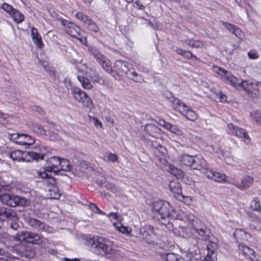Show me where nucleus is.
<instances>
[{
    "instance_id": "6",
    "label": "nucleus",
    "mask_w": 261,
    "mask_h": 261,
    "mask_svg": "<svg viewBox=\"0 0 261 261\" xmlns=\"http://www.w3.org/2000/svg\"><path fill=\"white\" fill-rule=\"evenodd\" d=\"M149 143L150 145L152 146V151L154 155L153 160L155 164L158 166H160L162 164H164L165 162V154L167 153L166 148L156 139L148 142V143Z\"/></svg>"
},
{
    "instance_id": "42",
    "label": "nucleus",
    "mask_w": 261,
    "mask_h": 261,
    "mask_svg": "<svg viewBox=\"0 0 261 261\" xmlns=\"http://www.w3.org/2000/svg\"><path fill=\"white\" fill-rule=\"evenodd\" d=\"M115 226L117 230L124 234H129L131 231L130 228L123 225L121 223L116 224Z\"/></svg>"
},
{
    "instance_id": "7",
    "label": "nucleus",
    "mask_w": 261,
    "mask_h": 261,
    "mask_svg": "<svg viewBox=\"0 0 261 261\" xmlns=\"http://www.w3.org/2000/svg\"><path fill=\"white\" fill-rule=\"evenodd\" d=\"M214 71L221 76V78L228 84L230 85L234 88L242 87V81L239 82L237 77L225 69L217 66L213 67Z\"/></svg>"
},
{
    "instance_id": "24",
    "label": "nucleus",
    "mask_w": 261,
    "mask_h": 261,
    "mask_svg": "<svg viewBox=\"0 0 261 261\" xmlns=\"http://www.w3.org/2000/svg\"><path fill=\"white\" fill-rule=\"evenodd\" d=\"M20 253V256L22 258L30 259L35 256V252L32 249L30 246L27 245H22L20 247L18 250Z\"/></svg>"
},
{
    "instance_id": "62",
    "label": "nucleus",
    "mask_w": 261,
    "mask_h": 261,
    "mask_svg": "<svg viewBox=\"0 0 261 261\" xmlns=\"http://www.w3.org/2000/svg\"><path fill=\"white\" fill-rule=\"evenodd\" d=\"M94 119V124L96 126H98V125L100 126V127H102V123L99 121L98 119Z\"/></svg>"
},
{
    "instance_id": "26",
    "label": "nucleus",
    "mask_w": 261,
    "mask_h": 261,
    "mask_svg": "<svg viewBox=\"0 0 261 261\" xmlns=\"http://www.w3.org/2000/svg\"><path fill=\"white\" fill-rule=\"evenodd\" d=\"M254 179L250 176H244L241 179V185L234 184L237 188L241 190H244L249 188L253 184Z\"/></svg>"
},
{
    "instance_id": "5",
    "label": "nucleus",
    "mask_w": 261,
    "mask_h": 261,
    "mask_svg": "<svg viewBox=\"0 0 261 261\" xmlns=\"http://www.w3.org/2000/svg\"><path fill=\"white\" fill-rule=\"evenodd\" d=\"M0 200L3 204L11 207L16 206H25L30 204V201L28 199L9 193L1 194Z\"/></svg>"
},
{
    "instance_id": "46",
    "label": "nucleus",
    "mask_w": 261,
    "mask_h": 261,
    "mask_svg": "<svg viewBox=\"0 0 261 261\" xmlns=\"http://www.w3.org/2000/svg\"><path fill=\"white\" fill-rule=\"evenodd\" d=\"M89 207L93 212L95 213L99 214H104V213L102 212L94 203H90Z\"/></svg>"
},
{
    "instance_id": "53",
    "label": "nucleus",
    "mask_w": 261,
    "mask_h": 261,
    "mask_svg": "<svg viewBox=\"0 0 261 261\" xmlns=\"http://www.w3.org/2000/svg\"><path fill=\"white\" fill-rule=\"evenodd\" d=\"M214 254L208 253L205 258V261H215Z\"/></svg>"
},
{
    "instance_id": "57",
    "label": "nucleus",
    "mask_w": 261,
    "mask_h": 261,
    "mask_svg": "<svg viewBox=\"0 0 261 261\" xmlns=\"http://www.w3.org/2000/svg\"><path fill=\"white\" fill-rule=\"evenodd\" d=\"M105 187L108 189L110 190H114L115 189V185L112 183H107L106 184Z\"/></svg>"
},
{
    "instance_id": "60",
    "label": "nucleus",
    "mask_w": 261,
    "mask_h": 261,
    "mask_svg": "<svg viewBox=\"0 0 261 261\" xmlns=\"http://www.w3.org/2000/svg\"><path fill=\"white\" fill-rule=\"evenodd\" d=\"M136 4L138 7V8L140 10H143L145 8L144 6L142 5L141 2L139 0H138L136 2Z\"/></svg>"
},
{
    "instance_id": "23",
    "label": "nucleus",
    "mask_w": 261,
    "mask_h": 261,
    "mask_svg": "<svg viewBox=\"0 0 261 261\" xmlns=\"http://www.w3.org/2000/svg\"><path fill=\"white\" fill-rule=\"evenodd\" d=\"M158 254L166 261H184V259L179 254L174 253L158 252Z\"/></svg>"
},
{
    "instance_id": "38",
    "label": "nucleus",
    "mask_w": 261,
    "mask_h": 261,
    "mask_svg": "<svg viewBox=\"0 0 261 261\" xmlns=\"http://www.w3.org/2000/svg\"><path fill=\"white\" fill-rule=\"evenodd\" d=\"M182 113H183L188 120L192 121H195L197 118V116L195 111L191 109L188 106V109H185V111H184Z\"/></svg>"
},
{
    "instance_id": "27",
    "label": "nucleus",
    "mask_w": 261,
    "mask_h": 261,
    "mask_svg": "<svg viewBox=\"0 0 261 261\" xmlns=\"http://www.w3.org/2000/svg\"><path fill=\"white\" fill-rule=\"evenodd\" d=\"M238 249L239 251L247 258L253 260L252 256L254 255L255 252L253 249L243 244H239Z\"/></svg>"
},
{
    "instance_id": "35",
    "label": "nucleus",
    "mask_w": 261,
    "mask_h": 261,
    "mask_svg": "<svg viewBox=\"0 0 261 261\" xmlns=\"http://www.w3.org/2000/svg\"><path fill=\"white\" fill-rule=\"evenodd\" d=\"M21 137L22 139L16 141V144L21 145H28L30 146L35 142V139L30 135L22 134Z\"/></svg>"
},
{
    "instance_id": "44",
    "label": "nucleus",
    "mask_w": 261,
    "mask_h": 261,
    "mask_svg": "<svg viewBox=\"0 0 261 261\" xmlns=\"http://www.w3.org/2000/svg\"><path fill=\"white\" fill-rule=\"evenodd\" d=\"M251 208L254 211H261L260 202L258 198H255L251 203Z\"/></svg>"
},
{
    "instance_id": "15",
    "label": "nucleus",
    "mask_w": 261,
    "mask_h": 261,
    "mask_svg": "<svg viewBox=\"0 0 261 261\" xmlns=\"http://www.w3.org/2000/svg\"><path fill=\"white\" fill-rule=\"evenodd\" d=\"M61 24L65 27L66 33L72 37L80 35V28L74 23L60 18Z\"/></svg>"
},
{
    "instance_id": "10",
    "label": "nucleus",
    "mask_w": 261,
    "mask_h": 261,
    "mask_svg": "<svg viewBox=\"0 0 261 261\" xmlns=\"http://www.w3.org/2000/svg\"><path fill=\"white\" fill-rule=\"evenodd\" d=\"M193 229L202 239L206 241L211 236V231L199 219L194 220L192 224Z\"/></svg>"
},
{
    "instance_id": "20",
    "label": "nucleus",
    "mask_w": 261,
    "mask_h": 261,
    "mask_svg": "<svg viewBox=\"0 0 261 261\" xmlns=\"http://www.w3.org/2000/svg\"><path fill=\"white\" fill-rule=\"evenodd\" d=\"M204 174H205L208 178L219 182H225L227 177L225 174L214 171L208 168L206 170H205Z\"/></svg>"
},
{
    "instance_id": "1",
    "label": "nucleus",
    "mask_w": 261,
    "mask_h": 261,
    "mask_svg": "<svg viewBox=\"0 0 261 261\" xmlns=\"http://www.w3.org/2000/svg\"><path fill=\"white\" fill-rule=\"evenodd\" d=\"M152 218L162 225H166L169 230L173 229L170 220L177 217L174 208L166 201L159 200L153 202L152 206Z\"/></svg>"
},
{
    "instance_id": "22",
    "label": "nucleus",
    "mask_w": 261,
    "mask_h": 261,
    "mask_svg": "<svg viewBox=\"0 0 261 261\" xmlns=\"http://www.w3.org/2000/svg\"><path fill=\"white\" fill-rule=\"evenodd\" d=\"M26 221L30 226L38 231L46 230L48 228L44 223L35 218H29Z\"/></svg>"
},
{
    "instance_id": "45",
    "label": "nucleus",
    "mask_w": 261,
    "mask_h": 261,
    "mask_svg": "<svg viewBox=\"0 0 261 261\" xmlns=\"http://www.w3.org/2000/svg\"><path fill=\"white\" fill-rule=\"evenodd\" d=\"M21 135L22 134L19 133L9 134L8 138L10 140L13 141L16 143L17 141L20 140V139H22V137H21Z\"/></svg>"
},
{
    "instance_id": "28",
    "label": "nucleus",
    "mask_w": 261,
    "mask_h": 261,
    "mask_svg": "<svg viewBox=\"0 0 261 261\" xmlns=\"http://www.w3.org/2000/svg\"><path fill=\"white\" fill-rule=\"evenodd\" d=\"M145 130L150 136L156 137L160 134L161 129L153 124H147L145 125Z\"/></svg>"
},
{
    "instance_id": "61",
    "label": "nucleus",
    "mask_w": 261,
    "mask_h": 261,
    "mask_svg": "<svg viewBox=\"0 0 261 261\" xmlns=\"http://www.w3.org/2000/svg\"><path fill=\"white\" fill-rule=\"evenodd\" d=\"M249 216L252 219V220L253 221H258V219H259V218L257 217V216L253 214V213H250L249 214Z\"/></svg>"
},
{
    "instance_id": "2",
    "label": "nucleus",
    "mask_w": 261,
    "mask_h": 261,
    "mask_svg": "<svg viewBox=\"0 0 261 261\" xmlns=\"http://www.w3.org/2000/svg\"><path fill=\"white\" fill-rule=\"evenodd\" d=\"M17 220H10L9 226L11 229L17 231V232L13 236L16 241H24L34 244H40L44 241V238L38 233L28 231L20 230V226L17 223Z\"/></svg>"
},
{
    "instance_id": "36",
    "label": "nucleus",
    "mask_w": 261,
    "mask_h": 261,
    "mask_svg": "<svg viewBox=\"0 0 261 261\" xmlns=\"http://www.w3.org/2000/svg\"><path fill=\"white\" fill-rule=\"evenodd\" d=\"M90 77L93 83H99L101 85L104 84V80L100 76L99 74L95 70L91 69L90 72Z\"/></svg>"
},
{
    "instance_id": "48",
    "label": "nucleus",
    "mask_w": 261,
    "mask_h": 261,
    "mask_svg": "<svg viewBox=\"0 0 261 261\" xmlns=\"http://www.w3.org/2000/svg\"><path fill=\"white\" fill-rule=\"evenodd\" d=\"M108 217L109 218H112L119 221H121L122 219V216L120 214H118L117 213L111 212L108 214Z\"/></svg>"
},
{
    "instance_id": "34",
    "label": "nucleus",
    "mask_w": 261,
    "mask_h": 261,
    "mask_svg": "<svg viewBox=\"0 0 261 261\" xmlns=\"http://www.w3.org/2000/svg\"><path fill=\"white\" fill-rule=\"evenodd\" d=\"M172 105L174 109L180 113H182L184 111H185V109H188V106L185 103L175 97L173 98Z\"/></svg>"
},
{
    "instance_id": "50",
    "label": "nucleus",
    "mask_w": 261,
    "mask_h": 261,
    "mask_svg": "<svg viewBox=\"0 0 261 261\" xmlns=\"http://www.w3.org/2000/svg\"><path fill=\"white\" fill-rule=\"evenodd\" d=\"M181 42L182 43H185L188 46H189L190 47H193L194 45L195 40L192 39H186L184 40H181Z\"/></svg>"
},
{
    "instance_id": "21",
    "label": "nucleus",
    "mask_w": 261,
    "mask_h": 261,
    "mask_svg": "<svg viewBox=\"0 0 261 261\" xmlns=\"http://www.w3.org/2000/svg\"><path fill=\"white\" fill-rule=\"evenodd\" d=\"M242 88L247 92L249 95L253 97H257L259 95V92L257 89L255 84L252 83H248L247 81H242Z\"/></svg>"
},
{
    "instance_id": "39",
    "label": "nucleus",
    "mask_w": 261,
    "mask_h": 261,
    "mask_svg": "<svg viewBox=\"0 0 261 261\" xmlns=\"http://www.w3.org/2000/svg\"><path fill=\"white\" fill-rule=\"evenodd\" d=\"M77 79L84 89H90L92 88V84H91L89 80L87 77L83 76H78Z\"/></svg>"
},
{
    "instance_id": "51",
    "label": "nucleus",
    "mask_w": 261,
    "mask_h": 261,
    "mask_svg": "<svg viewBox=\"0 0 261 261\" xmlns=\"http://www.w3.org/2000/svg\"><path fill=\"white\" fill-rule=\"evenodd\" d=\"M184 57L187 59H190L191 58H194V59H195L196 60H198V59L197 58V57L195 55H193L192 53V52L189 50H186V52Z\"/></svg>"
},
{
    "instance_id": "9",
    "label": "nucleus",
    "mask_w": 261,
    "mask_h": 261,
    "mask_svg": "<svg viewBox=\"0 0 261 261\" xmlns=\"http://www.w3.org/2000/svg\"><path fill=\"white\" fill-rule=\"evenodd\" d=\"M110 68L111 71L107 72L116 79V75L120 76L126 75L129 69L132 68V65L125 61L117 60L115 62L114 69L112 68L110 64Z\"/></svg>"
},
{
    "instance_id": "40",
    "label": "nucleus",
    "mask_w": 261,
    "mask_h": 261,
    "mask_svg": "<svg viewBox=\"0 0 261 261\" xmlns=\"http://www.w3.org/2000/svg\"><path fill=\"white\" fill-rule=\"evenodd\" d=\"M32 130L38 134L44 135L45 134V130L43 127L38 123H32L31 126Z\"/></svg>"
},
{
    "instance_id": "18",
    "label": "nucleus",
    "mask_w": 261,
    "mask_h": 261,
    "mask_svg": "<svg viewBox=\"0 0 261 261\" xmlns=\"http://www.w3.org/2000/svg\"><path fill=\"white\" fill-rule=\"evenodd\" d=\"M18 218L16 212L10 208L0 207V220H17Z\"/></svg>"
},
{
    "instance_id": "25",
    "label": "nucleus",
    "mask_w": 261,
    "mask_h": 261,
    "mask_svg": "<svg viewBox=\"0 0 261 261\" xmlns=\"http://www.w3.org/2000/svg\"><path fill=\"white\" fill-rule=\"evenodd\" d=\"M51 159L56 160V162L58 163V165L60 166L61 170L68 171L70 170L71 166L68 160L56 156H51Z\"/></svg>"
},
{
    "instance_id": "54",
    "label": "nucleus",
    "mask_w": 261,
    "mask_h": 261,
    "mask_svg": "<svg viewBox=\"0 0 261 261\" xmlns=\"http://www.w3.org/2000/svg\"><path fill=\"white\" fill-rule=\"evenodd\" d=\"M193 46V48H201L203 46V43L201 41L199 40H195L194 45Z\"/></svg>"
},
{
    "instance_id": "63",
    "label": "nucleus",
    "mask_w": 261,
    "mask_h": 261,
    "mask_svg": "<svg viewBox=\"0 0 261 261\" xmlns=\"http://www.w3.org/2000/svg\"><path fill=\"white\" fill-rule=\"evenodd\" d=\"M150 226H144L143 229L141 230V232L142 234L144 235V232H145L147 230L150 229Z\"/></svg>"
},
{
    "instance_id": "55",
    "label": "nucleus",
    "mask_w": 261,
    "mask_h": 261,
    "mask_svg": "<svg viewBox=\"0 0 261 261\" xmlns=\"http://www.w3.org/2000/svg\"><path fill=\"white\" fill-rule=\"evenodd\" d=\"M187 50H185L180 47H177L175 51L179 55L184 57Z\"/></svg>"
},
{
    "instance_id": "33",
    "label": "nucleus",
    "mask_w": 261,
    "mask_h": 261,
    "mask_svg": "<svg viewBox=\"0 0 261 261\" xmlns=\"http://www.w3.org/2000/svg\"><path fill=\"white\" fill-rule=\"evenodd\" d=\"M161 125L164 126L165 128L170 130L171 133L175 134H180L181 130L176 125H173L169 122L165 121L164 120L160 121Z\"/></svg>"
},
{
    "instance_id": "37",
    "label": "nucleus",
    "mask_w": 261,
    "mask_h": 261,
    "mask_svg": "<svg viewBox=\"0 0 261 261\" xmlns=\"http://www.w3.org/2000/svg\"><path fill=\"white\" fill-rule=\"evenodd\" d=\"M193 159V156L187 154H182L179 156V160L181 164L190 167L192 164Z\"/></svg>"
},
{
    "instance_id": "11",
    "label": "nucleus",
    "mask_w": 261,
    "mask_h": 261,
    "mask_svg": "<svg viewBox=\"0 0 261 261\" xmlns=\"http://www.w3.org/2000/svg\"><path fill=\"white\" fill-rule=\"evenodd\" d=\"M89 51L93 55L96 61L102 66L106 72H111L110 68V60L109 59L101 54L95 47H89Z\"/></svg>"
},
{
    "instance_id": "29",
    "label": "nucleus",
    "mask_w": 261,
    "mask_h": 261,
    "mask_svg": "<svg viewBox=\"0 0 261 261\" xmlns=\"http://www.w3.org/2000/svg\"><path fill=\"white\" fill-rule=\"evenodd\" d=\"M31 36L33 42L37 45V47L42 48L43 45L42 38L39 34L38 30L34 27L31 29Z\"/></svg>"
},
{
    "instance_id": "17",
    "label": "nucleus",
    "mask_w": 261,
    "mask_h": 261,
    "mask_svg": "<svg viewBox=\"0 0 261 261\" xmlns=\"http://www.w3.org/2000/svg\"><path fill=\"white\" fill-rule=\"evenodd\" d=\"M191 168L194 170H199L204 174L208 168L206 161L201 156H193Z\"/></svg>"
},
{
    "instance_id": "59",
    "label": "nucleus",
    "mask_w": 261,
    "mask_h": 261,
    "mask_svg": "<svg viewBox=\"0 0 261 261\" xmlns=\"http://www.w3.org/2000/svg\"><path fill=\"white\" fill-rule=\"evenodd\" d=\"M58 139V135H57L55 133H51L50 135H49V139L50 140H53V141H54V140H56Z\"/></svg>"
},
{
    "instance_id": "58",
    "label": "nucleus",
    "mask_w": 261,
    "mask_h": 261,
    "mask_svg": "<svg viewBox=\"0 0 261 261\" xmlns=\"http://www.w3.org/2000/svg\"><path fill=\"white\" fill-rule=\"evenodd\" d=\"M187 219L190 221V223L191 224V225L193 223V222L196 220V219H198V218H195V217L192 215V214H189L187 216Z\"/></svg>"
},
{
    "instance_id": "13",
    "label": "nucleus",
    "mask_w": 261,
    "mask_h": 261,
    "mask_svg": "<svg viewBox=\"0 0 261 261\" xmlns=\"http://www.w3.org/2000/svg\"><path fill=\"white\" fill-rule=\"evenodd\" d=\"M75 16L78 19L83 22L84 25L86 26L90 31L94 33H97L99 31V28L96 23L88 16L84 15L82 12H77Z\"/></svg>"
},
{
    "instance_id": "14",
    "label": "nucleus",
    "mask_w": 261,
    "mask_h": 261,
    "mask_svg": "<svg viewBox=\"0 0 261 261\" xmlns=\"http://www.w3.org/2000/svg\"><path fill=\"white\" fill-rule=\"evenodd\" d=\"M44 185L47 186V190L49 193V195L51 199H59L60 193L56 186V179L53 177H50L47 180L44 181Z\"/></svg>"
},
{
    "instance_id": "64",
    "label": "nucleus",
    "mask_w": 261,
    "mask_h": 261,
    "mask_svg": "<svg viewBox=\"0 0 261 261\" xmlns=\"http://www.w3.org/2000/svg\"><path fill=\"white\" fill-rule=\"evenodd\" d=\"M64 261H80L79 259L75 258H64Z\"/></svg>"
},
{
    "instance_id": "8",
    "label": "nucleus",
    "mask_w": 261,
    "mask_h": 261,
    "mask_svg": "<svg viewBox=\"0 0 261 261\" xmlns=\"http://www.w3.org/2000/svg\"><path fill=\"white\" fill-rule=\"evenodd\" d=\"M71 92L75 100L82 103L84 108L91 110L93 108V102L89 95L76 86H71Z\"/></svg>"
},
{
    "instance_id": "30",
    "label": "nucleus",
    "mask_w": 261,
    "mask_h": 261,
    "mask_svg": "<svg viewBox=\"0 0 261 261\" xmlns=\"http://www.w3.org/2000/svg\"><path fill=\"white\" fill-rule=\"evenodd\" d=\"M224 26L239 38H242L243 34L238 27L228 22H223Z\"/></svg>"
},
{
    "instance_id": "4",
    "label": "nucleus",
    "mask_w": 261,
    "mask_h": 261,
    "mask_svg": "<svg viewBox=\"0 0 261 261\" xmlns=\"http://www.w3.org/2000/svg\"><path fill=\"white\" fill-rule=\"evenodd\" d=\"M88 245L98 254L107 255L111 253L112 246L108 239L103 237L95 236L88 241Z\"/></svg>"
},
{
    "instance_id": "31",
    "label": "nucleus",
    "mask_w": 261,
    "mask_h": 261,
    "mask_svg": "<svg viewBox=\"0 0 261 261\" xmlns=\"http://www.w3.org/2000/svg\"><path fill=\"white\" fill-rule=\"evenodd\" d=\"M127 77L135 82L142 83L144 81V78L142 75L138 74L132 67V69H129L127 73Z\"/></svg>"
},
{
    "instance_id": "12",
    "label": "nucleus",
    "mask_w": 261,
    "mask_h": 261,
    "mask_svg": "<svg viewBox=\"0 0 261 261\" xmlns=\"http://www.w3.org/2000/svg\"><path fill=\"white\" fill-rule=\"evenodd\" d=\"M1 8L10 14L17 24L21 23L24 20V15L11 5L4 3L2 4Z\"/></svg>"
},
{
    "instance_id": "3",
    "label": "nucleus",
    "mask_w": 261,
    "mask_h": 261,
    "mask_svg": "<svg viewBox=\"0 0 261 261\" xmlns=\"http://www.w3.org/2000/svg\"><path fill=\"white\" fill-rule=\"evenodd\" d=\"M47 150L43 146H40L35 151H27L17 150L9 153V156L14 161L30 162L31 160H42Z\"/></svg>"
},
{
    "instance_id": "49",
    "label": "nucleus",
    "mask_w": 261,
    "mask_h": 261,
    "mask_svg": "<svg viewBox=\"0 0 261 261\" xmlns=\"http://www.w3.org/2000/svg\"><path fill=\"white\" fill-rule=\"evenodd\" d=\"M248 56L250 59L255 60L258 58L259 56L255 50H250L248 53Z\"/></svg>"
},
{
    "instance_id": "56",
    "label": "nucleus",
    "mask_w": 261,
    "mask_h": 261,
    "mask_svg": "<svg viewBox=\"0 0 261 261\" xmlns=\"http://www.w3.org/2000/svg\"><path fill=\"white\" fill-rule=\"evenodd\" d=\"M245 234V232L244 231H243V230L242 229H237L235 232H234L233 233V236H234V237L236 238H238V235L239 234Z\"/></svg>"
},
{
    "instance_id": "43",
    "label": "nucleus",
    "mask_w": 261,
    "mask_h": 261,
    "mask_svg": "<svg viewBox=\"0 0 261 261\" xmlns=\"http://www.w3.org/2000/svg\"><path fill=\"white\" fill-rule=\"evenodd\" d=\"M250 115L256 122L261 124V111L257 110L251 113Z\"/></svg>"
},
{
    "instance_id": "19",
    "label": "nucleus",
    "mask_w": 261,
    "mask_h": 261,
    "mask_svg": "<svg viewBox=\"0 0 261 261\" xmlns=\"http://www.w3.org/2000/svg\"><path fill=\"white\" fill-rule=\"evenodd\" d=\"M170 191L174 194V196L178 200L186 202L188 197H185L182 194L181 186L178 182L171 181L169 184Z\"/></svg>"
},
{
    "instance_id": "47",
    "label": "nucleus",
    "mask_w": 261,
    "mask_h": 261,
    "mask_svg": "<svg viewBox=\"0 0 261 261\" xmlns=\"http://www.w3.org/2000/svg\"><path fill=\"white\" fill-rule=\"evenodd\" d=\"M216 96L221 102H225L227 101V96L223 94L221 91H218Z\"/></svg>"
},
{
    "instance_id": "16",
    "label": "nucleus",
    "mask_w": 261,
    "mask_h": 261,
    "mask_svg": "<svg viewBox=\"0 0 261 261\" xmlns=\"http://www.w3.org/2000/svg\"><path fill=\"white\" fill-rule=\"evenodd\" d=\"M229 131L234 135L239 137L244 138V141L248 143L250 141V138L247 132L243 128L234 125L232 123H229L227 125Z\"/></svg>"
},
{
    "instance_id": "41",
    "label": "nucleus",
    "mask_w": 261,
    "mask_h": 261,
    "mask_svg": "<svg viewBox=\"0 0 261 261\" xmlns=\"http://www.w3.org/2000/svg\"><path fill=\"white\" fill-rule=\"evenodd\" d=\"M118 158L116 154L112 152L106 153L104 155V160L107 162H111L112 163L116 162L118 161Z\"/></svg>"
},
{
    "instance_id": "32",
    "label": "nucleus",
    "mask_w": 261,
    "mask_h": 261,
    "mask_svg": "<svg viewBox=\"0 0 261 261\" xmlns=\"http://www.w3.org/2000/svg\"><path fill=\"white\" fill-rule=\"evenodd\" d=\"M207 240L209 241V243L207 245V252L215 254V251L218 248L217 240L211 234V237Z\"/></svg>"
},
{
    "instance_id": "52",
    "label": "nucleus",
    "mask_w": 261,
    "mask_h": 261,
    "mask_svg": "<svg viewBox=\"0 0 261 261\" xmlns=\"http://www.w3.org/2000/svg\"><path fill=\"white\" fill-rule=\"evenodd\" d=\"M39 175L42 178L45 179L43 181L44 182L45 180H47L49 179V178H50V177H52L51 175H49L48 174L45 172H39Z\"/></svg>"
}]
</instances>
